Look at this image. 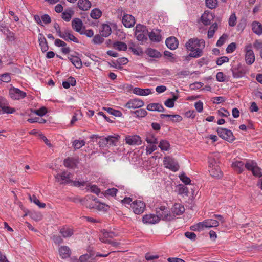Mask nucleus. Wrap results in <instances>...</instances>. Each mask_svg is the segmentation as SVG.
I'll use <instances>...</instances> for the list:
<instances>
[{
    "label": "nucleus",
    "mask_w": 262,
    "mask_h": 262,
    "mask_svg": "<svg viewBox=\"0 0 262 262\" xmlns=\"http://www.w3.org/2000/svg\"><path fill=\"white\" fill-rule=\"evenodd\" d=\"M205 46V41L203 39L197 38L189 39L185 44L186 49L190 51L189 56L193 58H198L202 56V49Z\"/></svg>",
    "instance_id": "f257e3e1"
},
{
    "label": "nucleus",
    "mask_w": 262,
    "mask_h": 262,
    "mask_svg": "<svg viewBox=\"0 0 262 262\" xmlns=\"http://www.w3.org/2000/svg\"><path fill=\"white\" fill-rule=\"evenodd\" d=\"M156 213V215L158 217L159 221L160 220L166 221H171L174 217V215H172L169 208L163 206H161L160 207L157 208Z\"/></svg>",
    "instance_id": "f03ea898"
},
{
    "label": "nucleus",
    "mask_w": 262,
    "mask_h": 262,
    "mask_svg": "<svg viewBox=\"0 0 262 262\" xmlns=\"http://www.w3.org/2000/svg\"><path fill=\"white\" fill-rule=\"evenodd\" d=\"M217 160V159L213 158L212 156L209 157V172L211 177L220 178L222 177L223 173L222 172L219 166L214 164L216 163Z\"/></svg>",
    "instance_id": "7ed1b4c3"
},
{
    "label": "nucleus",
    "mask_w": 262,
    "mask_h": 262,
    "mask_svg": "<svg viewBox=\"0 0 262 262\" xmlns=\"http://www.w3.org/2000/svg\"><path fill=\"white\" fill-rule=\"evenodd\" d=\"M148 35V31L146 27L140 24H138L136 27L135 36L137 39L142 42L147 40V36Z\"/></svg>",
    "instance_id": "20e7f679"
},
{
    "label": "nucleus",
    "mask_w": 262,
    "mask_h": 262,
    "mask_svg": "<svg viewBox=\"0 0 262 262\" xmlns=\"http://www.w3.org/2000/svg\"><path fill=\"white\" fill-rule=\"evenodd\" d=\"M118 137H119V136L117 137L113 136H108L106 137H103L98 143L99 146L104 147L108 146L116 145L118 140Z\"/></svg>",
    "instance_id": "39448f33"
},
{
    "label": "nucleus",
    "mask_w": 262,
    "mask_h": 262,
    "mask_svg": "<svg viewBox=\"0 0 262 262\" xmlns=\"http://www.w3.org/2000/svg\"><path fill=\"white\" fill-rule=\"evenodd\" d=\"M163 164L167 168L170 169L173 171H177L179 169V165L174 158L170 157L164 158Z\"/></svg>",
    "instance_id": "423d86ee"
},
{
    "label": "nucleus",
    "mask_w": 262,
    "mask_h": 262,
    "mask_svg": "<svg viewBox=\"0 0 262 262\" xmlns=\"http://www.w3.org/2000/svg\"><path fill=\"white\" fill-rule=\"evenodd\" d=\"M252 48V45L249 44L245 47V59L246 63L248 65L252 64L255 60V55Z\"/></svg>",
    "instance_id": "0eeeda50"
},
{
    "label": "nucleus",
    "mask_w": 262,
    "mask_h": 262,
    "mask_svg": "<svg viewBox=\"0 0 262 262\" xmlns=\"http://www.w3.org/2000/svg\"><path fill=\"white\" fill-rule=\"evenodd\" d=\"M130 206L135 214H141L144 211L146 204L143 201L136 200L132 203Z\"/></svg>",
    "instance_id": "6e6552de"
},
{
    "label": "nucleus",
    "mask_w": 262,
    "mask_h": 262,
    "mask_svg": "<svg viewBox=\"0 0 262 262\" xmlns=\"http://www.w3.org/2000/svg\"><path fill=\"white\" fill-rule=\"evenodd\" d=\"M245 167L246 169L252 171L253 176L255 177L262 176L261 172V169L258 167L255 162L253 161H248L245 165Z\"/></svg>",
    "instance_id": "1a4fd4ad"
},
{
    "label": "nucleus",
    "mask_w": 262,
    "mask_h": 262,
    "mask_svg": "<svg viewBox=\"0 0 262 262\" xmlns=\"http://www.w3.org/2000/svg\"><path fill=\"white\" fill-rule=\"evenodd\" d=\"M216 220L214 219H208L205 220L203 222V225L204 228H211L216 227L219 226V222L220 221L221 223L224 222L223 217L221 215H214Z\"/></svg>",
    "instance_id": "9d476101"
},
{
    "label": "nucleus",
    "mask_w": 262,
    "mask_h": 262,
    "mask_svg": "<svg viewBox=\"0 0 262 262\" xmlns=\"http://www.w3.org/2000/svg\"><path fill=\"white\" fill-rule=\"evenodd\" d=\"M232 72L234 78H239L245 75L246 69L244 66L238 63L237 66H233Z\"/></svg>",
    "instance_id": "9b49d317"
},
{
    "label": "nucleus",
    "mask_w": 262,
    "mask_h": 262,
    "mask_svg": "<svg viewBox=\"0 0 262 262\" xmlns=\"http://www.w3.org/2000/svg\"><path fill=\"white\" fill-rule=\"evenodd\" d=\"M8 105L6 99L0 96V111H2L4 114H12L14 113L15 112V108L9 107Z\"/></svg>",
    "instance_id": "f8f14e48"
},
{
    "label": "nucleus",
    "mask_w": 262,
    "mask_h": 262,
    "mask_svg": "<svg viewBox=\"0 0 262 262\" xmlns=\"http://www.w3.org/2000/svg\"><path fill=\"white\" fill-rule=\"evenodd\" d=\"M9 95L14 100H19L26 96V93L19 89L13 88L9 90Z\"/></svg>",
    "instance_id": "ddd939ff"
},
{
    "label": "nucleus",
    "mask_w": 262,
    "mask_h": 262,
    "mask_svg": "<svg viewBox=\"0 0 262 262\" xmlns=\"http://www.w3.org/2000/svg\"><path fill=\"white\" fill-rule=\"evenodd\" d=\"M144 104L143 101L141 99L135 98L129 100L124 105L128 109L137 108L142 107Z\"/></svg>",
    "instance_id": "4468645a"
},
{
    "label": "nucleus",
    "mask_w": 262,
    "mask_h": 262,
    "mask_svg": "<svg viewBox=\"0 0 262 262\" xmlns=\"http://www.w3.org/2000/svg\"><path fill=\"white\" fill-rule=\"evenodd\" d=\"M125 140L126 143L129 145H139L142 143L141 137L138 135L127 136Z\"/></svg>",
    "instance_id": "2eb2a0df"
},
{
    "label": "nucleus",
    "mask_w": 262,
    "mask_h": 262,
    "mask_svg": "<svg viewBox=\"0 0 262 262\" xmlns=\"http://www.w3.org/2000/svg\"><path fill=\"white\" fill-rule=\"evenodd\" d=\"M122 22L125 27L131 28L134 26L135 24V19L132 15L125 14L122 18Z\"/></svg>",
    "instance_id": "dca6fc26"
},
{
    "label": "nucleus",
    "mask_w": 262,
    "mask_h": 262,
    "mask_svg": "<svg viewBox=\"0 0 262 262\" xmlns=\"http://www.w3.org/2000/svg\"><path fill=\"white\" fill-rule=\"evenodd\" d=\"M144 224H154L159 222L158 217L156 214H149L144 215L142 217Z\"/></svg>",
    "instance_id": "f3484780"
},
{
    "label": "nucleus",
    "mask_w": 262,
    "mask_h": 262,
    "mask_svg": "<svg viewBox=\"0 0 262 262\" xmlns=\"http://www.w3.org/2000/svg\"><path fill=\"white\" fill-rule=\"evenodd\" d=\"M165 43L167 47L170 50L176 49L179 45V41L175 37H170L166 39Z\"/></svg>",
    "instance_id": "a211bd4d"
},
{
    "label": "nucleus",
    "mask_w": 262,
    "mask_h": 262,
    "mask_svg": "<svg viewBox=\"0 0 262 262\" xmlns=\"http://www.w3.org/2000/svg\"><path fill=\"white\" fill-rule=\"evenodd\" d=\"M58 252L60 256L62 259H66L69 257L71 254L70 249L67 246H61L59 247Z\"/></svg>",
    "instance_id": "6ab92c4d"
},
{
    "label": "nucleus",
    "mask_w": 262,
    "mask_h": 262,
    "mask_svg": "<svg viewBox=\"0 0 262 262\" xmlns=\"http://www.w3.org/2000/svg\"><path fill=\"white\" fill-rule=\"evenodd\" d=\"M38 41L41 48V50L43 52H45L49 49V46L46 38L42 34H39Z\"/></svg>",
    "instance_id": "aec40b11"
},
{
    "label": "nucleus",
    "mask_w": 262,
    "mask_h": 262,
    "mask_svg": "<svg viewBox=\"0 0 262 262\" xmlns=\"http://www.w3.org/2000/svg\"><path fill=\"white\" fill-rule=\"evenodd\" d=\"M172 213L173 215H179L182 214L185 211L184 207L178 203L175 204L171 208Z\"/></svg>",
    "instance_id": "412c9836"
},
{
    "label": "nucleus",
    "mask_w": 262,
    "mask_h": 262,
    "mask_svg": "<svg viewBox=\"0 0 262 262\" xmlns=\"http://www.w3.org/2000/svg\"><path fill=\"white\" fill-rule=\"evenodd\" d=\"M146 108L149 111H157L163 112L164 111V108L162 104L158 103H152L147 105Z\"/></svg>",
    "instance_id": "4be33fe9"
},
{
    "label": "nucleus",
    "mask_w": 262,
    "mask_h": 262,
    "mask_svg": "<svg viewBox=\"0 0 262 262\" xmlns=\"http://www.w3.org/2000/svg\"><path fill=\"white\" fill-rule=\"evenodd\" d=\"M77 6L80 10L86 11L91 8V3L89 0H79Z\"/></svg>",
    "instance_id": "5701e85b"
},
{
    "label": "nucleus",
    "mask_w": 262,
    "mask_h": 262,
    "mask_svg": "<svg viewBox=\"0 0 262 262\" xmlns=\"http://www.w3.org/2000/svg\"><path fill=\"white\" fill-rule=\"evenodd\" d=\"M68 59L77 69L82 67L81 60L78 57L70 55L68 56Z\"/></svg>",
    "instance_id": "b1692460"
},
{
    "label": "nucleus",
    "mask_w": 262,
    "mask_h": 262,
    "mask_svg": "<svg viewBox=\"0 0 262 262\" xmlns=\"http://www.w3.org/2000/svg\"><path fill=\"white\" fill-rule=\"evenodd\" d=\"M82 25V21L78 18H74L72 21L73 29L77 32H80Z\"/></svg>",
    "instance_id": "393cba45"
},
{
    "label": "nucleus",
    "mask_w": 262,
    "mask_h": 262,
    "mask_svg": "<svg viewBox=\"0 0 262 262\" xmlns=\"http://www.w3.org/2000/svg\"><path fill=\"white\" fill-rule=\"evenodd\" d=\"M78 260L80 262H96L95 257L91 253L82 255Z\"/></svg>",
    "instance_id": "a878e982"
},
{
    "label": "nucleus",
    "mask_w": 262,
    "mask_h": 262,
    "mask_svg": "<svg viewBox=\"0 0 262 262\" xmlns=\"http://www.w3.org/2000/svg\"><path fill=\"white\" fill-rule=\"evenodd\" d=\"M74 12L71 8L66 9L62 13V18L66 21H69Z\"/></svg>",
    "instance_id": "bb28decb"
},
{
    "label": "nucleus",
    "mask_w": 262,
    "mask_h": 262,
    "mask_svg": "<svg viewBox=\"0 0 262 262\" xmlns=\"http://www.w3.org/2000/svg\"><path fill=\"white\" fill-rule=\"evenodd\" d=\"M133 93L136 95L140 96H147L151 93L150 89H142L140 88H135L133 90Z\"/></svg>",
    "instance_id": "cd10ccee"
},
{
    "label": "nucleus",
    "mask_w": 262,
    "mask_h": 262,
    "mask_svg": "<svg viewBox=\"0 0 262 262\" xmlns=\"http://www.w3.org/2000/svg\"><path fill=\"white\" fill-rule=\"evenodd\" d=\"M252 30L253 32L258 35L262 34V25L258 21H253L252 24Z\"/></svg>",
    "instance_id": "c85d7f7f"
},
{
    "label": "nucleus",
    "mask_w": 262,
    "mask_h": 262,
    "mask_svg": "<svg viewBox=\"0 0 262 262\" xmlns=\"http://www.w3.org/2000/svg\"><path fill=\"white\" fill-rule=\"evenodd\" d=\"M201 21L204 25H208L211 24V21L213 19L212 13H204L201 16Z\"/></svg>",
    "instance_id": "c756f323"
},
{
    "label": "nucleus",
    "mask_w": 262,
    "mask_h": 262,
    "mask_svg": "<svg viewBox=\"0 0 262 262\" xmlns=\"http://www.w3.org/2000/svg\"><path fill=\"white\" fill-rule=\"evenodd\" d=\"M145 53L148 56L152 58H159L161 56V54L159 51L152 48H148Z\"/></svg>",
    "instance_id": "7c9ffc66"
},
{
    "label": "nucleus",
    "mask_w": 262,
    "mask_h": 262,
    "mask_svg": "<svg viewBox=\"0 0 262 262\" xmlns=\"http://www.w3.org/2000/svg\"><path fill=\"white\" fill-rule=\"evenodd\" d=\"M112 32L110 26L107 24H103L102 26V29L100 33L101 35L104 37H108Z\"/></svg>",
    "instance_id": "2f4dec72"
},
{
    "label": "nucleus",
    "mask_w": 262,
    "mask_h": 262,
    "mask_svg": "<svg viewBox=\"0 0 262 262\" xmlns=\"http://www.w3.org/2000/svg\"><path fill=\"white\" fill-rule=\"evenodd\" d=\"M76 160L68 158L64 160V165L65 167L68 168H74L77 165Z\"/></svg>",
    "instance_id": "473e14b6"
},
{
    "label": "nucleus",
    "mask_w": 262,
    "mask_h": 262,
    "mask_svg": "<svg viewBox=\"0 0 262 262\" xmlns=\"http://www.w3.org/2000/svg\"><path fill=\"white\" fill-rule=\"evenodd\" d=\"M61 182L60 184H68L71 183V180H70L71 174L70 172L68 171H63L61 173Z\"/></svg>",
    "instance_id": "72a5a7b5"
},
{
    "label": "nucleus",
    "mask_w": 262,
    "mask_h": 262,
    "mask_svg": "<svg viewBox=\"0 0 262 262\" xmlns=\"http://www.w3.org/2000/svg\"><path fill=\"white\" fill-rule=\"evenodd\" d=\"M161 118L163 119L165 117L168 118H176V119H171V121L172 122H179L182 120V117L180 115H169V114H161L160 115Z\"/></svg>",
    "instance_id": "f704fd0d"
},
{
    "label": "nucleus",
    "mask_w": 262,
    "mask_h": 262,
    "mask_svg": "<svg viewBox=\"0 0 262 262\" xmlns=\"http://www.w3.org/2000/svg\"><path fill=\"white\" fill-rule=\"evenodd\" d=\"M244 163L242 161H236L233 162L232 166L238 173H241L244 169Z\"/></svg>",
    "instance_id": "c9c22d12"
},
{
    "label": "nucleus",
    "mask_w": 262,
    "mask_h": 262,
    "mask_svg": "<svg viewBox=\"0 0 262 262\" xmlns=\"http://www.w3.org/2000/svg\"><path fill=\"white\" fill-rule=\"evenodd\" d=\"M113 47L119 51H126L127 49V45L122 41H116L114 42Z\"/></svg>",
    "instance_id": "e433bc0d"
},
{
    "label": "nucleus",
    "mask_w": 262,
    "mask_h": 262,
    "mask_svg": "<svg viewBox=\"0 0 262 262\" xmlns=\"http://www.w3.org/2000/svg\"><path fill=\"white\" fill-rule=\"evenodd\" d=\"M217 132L219 136L220 137L228 141L229 137V130L226 128H218Z\"/></svg>",
    "instance_id": "4c0bfd02"
},
{
    "label": "nucleus",
    "mask_w": 262,
    "mask_h": 262,
    "mask_svg": "<svg viewBox=\"0 0 262 262\" xmlns=\"http://www.w3.org/2000/svg\"><path fill=\"white\" fill-rule=\"evenodd\" d=\"M60 233L64 238H67L71 237L73 234V231L68 228H63L60 229Z\"/></svg>",
    "instance_id": "58836bf2"
},
{
    "label": "nucleus",
    "mask_w": 262,
    "mask_h": 262,
    "mask_svg": "<svg viewBox=\"0 0 262 262\" xmlns=\"http://www.w3.org/2000/svg\"><path fill=\"white\" fill-rule=\"evenodd\" d=\"M158 147L161 150L167 151L170 148V144L168 141L162 140L160 141Z\"/></svg>",
    "instance_id": "ea45409f"
},
{
    "label": "nucleus",
    "mask_w": 262,
    "mask_h": 262,
    "mask_svg": "<svg viewBox=\"0 0 262 262\" xmlns=\"http://www.w3.org/2000/svg\"><path fill=\"white\" fill-rule=\"evenodd\" d=\"M103 109L106 111L109 114L116 117H121L122 115L120 111L111 107H103Z\"/></svg>",
    "instance_id": "a19ab883"
},
{
    "label": "nucleus",
    "mask_w": 262,
    "mask_h": 262,
    "mask_svg": "<svg viewBox=\"0 0 262 262\" xmlns=\"http://www.w3.org/2000/svg\"><path fill=\"white\" fill-rule=\"evenodd\" d=\"M131 113L135 114L136 117L138 118L144 117L147 114V112L145 109H139L135 111H132Z\"/></svg>",
    "instance_id": "79ce46f5"
},
{
    "label": "nucleus",
    "mask_w": 262,
    "mask_h": 262,
    "mask_svg": "<svg viewBox=\"0 0 262 262\" xmlns=\"http://www.w3.org/2000/svg\"><path fill=\"white\" fill-rule=\"evenodd\" d=\"M85 144V141L83 140H75L72 143V145L75 150L80 149Z\"/></svg>",
    "instance_id": "37998d69"
},
{
    "label": "nucleus",
    "mask_w": 262,
    "mask_h": 262,
    "mask_svg": "<svg viewBox=\"0 0 262 262\" xmlns=\"http://www.w3.org/2000/svg\"><path fill=\"white\" fill-rule=\"evenodd\" d=\"M90 15L92 18L97 19L102 15V12L99 9L95 8L91 11Z\"/></svg>",
    "instance_id": "c03bdc74"
},
{
    "label": "nucleus",
    "mask_w": 262,
    "mask_h": 262,
    "mask_svg": "<svg viewBox=\"0 0 262 262\" xmlns=\"http://www.w3.org/2000/svg\"><path fill=\"white\" fill-rule=\"evenodd\" d=\"M217 29V24L216 23H213L209 28V30L208 31V37L209 38H212L215 31Z\"/></svg>",
    "instance_id": "a18cd8bd"
},
{
    "label": "nucleus",
    "mask_w": 262,
    "mask_h": 262,
    "mask_svg": "<svg viewBox=\"0 0 262 262\" xmlns=\"http://www.w3.org/2000/svg\"><path fill=\"white\" fill-rule=\"evenodd\" d=\"M30 200L31 202H33L36 204L39 208H43L46 207V204L43 203H40L39 200L34 195L29 196Z\"/></svg>",
    "instance_id": "49530a36"
},
{
    "label": "nucleus",
    "mask_w": 262,
    "mask_h": 262,
    "mask_svg": "<svg viewBox=\"0 0 262 262\" xmlns=\"http://www.w3.org/2000/svg\"><path fill=\"white\" fill-rule=\"evenodd\" d=\"M59 37L60 38H63V39H64L66 41H72L74 42H76V43H78L79 42V40L76 37H75L73 34H72L71 33V34H69L66 36H63V35H61V36H59Z\"/></svg>",
    "instance_id": "de8ad7c7"
},
{
    "label": "nucleus",
    "mask_w": 262,
    "mask_h": 262,
    "mask_svg": "<svg viewBox=\"0 0 262 262\" xmlns=\"http://www.w3.org/2000/svg\"><path fill=\"white\" fill-rule=\"evenodd\" d=\"M148 36L151 41L159 42L161 40V36L153 31L150 33L148 32Z\"/></svg>",
    "instance_id": "09e8293b"
},
{
    "label": "nucleus",
    "mask_w": 262,
    "mask_h": 262,
    "mask_svg": "<svg viewBox=\"0 0 262 262\" xmlns=\"http://www.w3.org/2000/svg\"><path fill=\"white\" fill-rule=\"evenodd\" d=\"M118 191L116 188H112L107 189L104 192H102L101 194L104 196L110 195L112 196H115Z\"/></svg>",
    "instance_id": "8fccbe9b"
},
{
    "label": "nucleus",
    "mask_w": 262,
    "mask_h": 262,
    "mask_svg": "<svg viewBox=\"0 0 262 262\" xmlns=\"http://www.w3.org/2000/svg\"><path fill=\"white\" fill-rule=\"evenodd\" d=\"M206 6L210 9L215 8L217 5V0H206Z\"/></svg>",
    "instance_id": "3c124183"
},
{
    "label": "nucleus",
    "mask_w": 262,
    "mask_h": 262,
    "mask_svg": "<svg viewBox=\"0 0 262 262\" xmlns=\"http://www.w3.org/2000/svg\"><path fill=\"white\" fill-rule=\"evenodd\" d=\"M103 37H102L101 35L100 36L99 34L96 35L94 36L92 40V42L94 44H101L104 40Z\"/></svg>",
    "instance_id": "603ef678"
},
{
    "label": "nucleus",
    "mask_w": 262,
    "mask_h": 262,
    "mask_svg": "<svg viewBox=\"0 0 262 262\" xmlns=\"http://www.w3.org/2000/svg\"><path fill=\"white\" fill-rule=\"evenodd\" d=\"M33 112L36 115L42 117L47 113V110L46 107L43 106L38 110H35Z\"/></svg>",
    "instance_id": "864d4df0"
},
{
    "label": "nucleus",
    "mask_w": 262,
    "mask_h": 262,
    "mask_svg": "<svg viewBox=\"0 0 262 262\" xmlns=\"http://www.w3.org/2000/svg\"><path fill=\"white\" fill-rule=\"evenodd\" d=\"M178 193L180 194L188 195L189 193L188 187L183 185H180L178 189Z\"/></svg>",
    "instance_id": "5fc2aeb1"
},
{
    "label": "nucleus",
    "mask_w": 262,
    "mask_h": 262,
    "mask_svg": "<svg viewBox=\"0 0 262 262\" xmlns=\"http://www.w3.org/2000/svg\"><path fill=\"white\" fill-rule=\"evenodd\" d=\"M180 180L186 185L190 184L191 180L187 177L185 173H182L179 176Z\"/></svg>",
    "instance_id": "6e6d98bb"
},
{
    "label": "nucleus",
    "mask_w": 262,
    "mask_h": 262,
    "mask_svg": "<svg viewBox=\"0 0 262 262\" xmlns=\"http://www.w3.org/2000/svg\"><path fill=\"white\" fill-rule=\"evenodd\" d=\"M146 142L149 144H154L158 143V139L153 135H149L146 138Z\"/></svg>",
    "instance_id": "4d7b16f0"
},
{
    "label": "nucleus",
    "mask_w": 262,
    "mask_h": 262,
    "mask_svg": "<svg viewBox=\"0 0 262 262\" xmlns=\"http://www.w3.org/2000/svg\"><path fill=\"white\" fill-rule=\"evenodd\" d=\"M128 62V59L125 57L119 58L116 61V63L118 65L119 69L121 68V65H124L126 64Z\"/></svg>",
    "instance_id": "13d9d810"
},
{
    "label": "nucleus",
    "mask_w": 262,
    "mask_h": 262,
    "mask_svg": "<svg viewBox=\"0 0 262 262\" xmlns=\"http://www.w3.org/2000/svg\"><path fill=\"white\" fill-rule=\"evenodd\" d=\"M227 38L228 35L227 34H224L223 35H222V36L220 37L219 39L217 40L216 42V46L217 47H221L222 46Z\"/></svg>",
    "instance_id": "bf43d9fd"
},
{
    "label": "nucleus",
    "mask_w": 262,
    "mask_h": 262,
    "mask_svg": "<svg viewBox=\"0 0 262 262\" xmlns=\"http://www.w3.org/2000/svg\"><path fill=\"white\" fill-rule=\"evenodd\" d=\"M0 80L4 82H9L11 80V77L9 73H5L0 76Z\"/></svg>",
    "instance_id": "052dcab7"
},
{
    "label": "nucleus",
    "mask_w": 262,
    "mask_h": 262,
    "mask_svg": "<svg viewBox=\"0 0 262 262\" xmlns=\"http://www.w3.org/2000/svg\"><path fill=\"white\" fill-rule=\"evenodd\" d=\"M72 183V185L76 187H80L81 186H85L86 185L87 181H71V182Z\"/></svg>",
    "instance_id": "680f3d73"
},
{
    "label": "nucleus",
    "mask_w": 262,
    "mask_h": 262,
    "mask_svg": "<svg viewBox=\"0 0 262 262\" xmlns=\"http://www.w3.org/2000/svg\"><path fill=\"white\" fill-rule=\"evenodd\" d=\"M90 189L91 191L96 194L97 195H99L100 194H101L100 188H99L96 185H93L90 187Z\"/></svg>",
    "instance_id": "e2e57ef3"
},
{
    "label": "nucleus",
    "mask_w": 262,
    "mask_h": 262,
    "mask_svg": "<svg viewBox=\"0 0 262 262\" xmlns=\"http://www.w3.org/2000/svg\"><path fill=\"white\" fill-rule=\"evenodd\" d=\"M185 236L187 238L193 241H195L196 237V235L194 232L189 231L186 232L185 233Z\"/></svg>",
    "instance_id": "0e129e2a"
},
{
    "label": "nucleus",
    "mask_w": 262,
    "mask_h": 262,
    "mask_svg": "<svg viewBox=\"0 0 262 262\" xmlns=\"http://www.w3.org/2000/svg\"><path fill=\"white\" fill-rule=\"evenodd\" d=\"M229 61V58L226 56H223L220 58H217L216 60V64L218 66H221L225 62H228Z\"/></svg>",
    "instance_id": "69168bd1"
},
{
    "label": "nucleus",
    "mask_w": 262,
    "mask_h": 262,
    "mask_svg": "<svg viewBox=\"0 0 262 262\" xmlns=\"http://www.w3.org/2000/svg\"><path fill=\"white\" fill-rule=\"evenodd\" d=\"M204 226L203 225V222H200L195 225H193L190 227V229L192 230L196 231L200 230L203 229Z\"/></svg>",
    "instance_id": "338daca9"
},
{
    "label": "nucleus",
    "mask_w": 262,
    "mask_h": 262,
    "mask_svg": "<svg viewBox=\"0 0 262 262\" xmlns=\"http://www.w3.org/2000/svg\"><path fill=\"white\" fill-rule=\"evenodd\" d=\"M194 106L197 111L199 113L202 112L203 109V102L199 101L195 103Z\"/></svg>",
    "instance_id": "774afa93"
}]
</instances>
